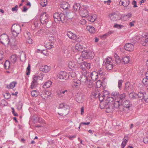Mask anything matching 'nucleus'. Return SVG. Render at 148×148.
I'll return each instance as SVG.
<instances>
[{"label":"nucleus","instance_id":"nucleus-16","mask_svg":"<svg viewBox=\"0 0 148 148\" xmlns=\"http://www.w3.org/2000/svg\"><path fill=\"white\" fill-rule=\"evenodd\" d=\"M90 79H91L94 81L96 80L98 77V73L94 71L92 73L90 72Z\"/></svg>","mask_w":148,"mask_h":148},{"label":"nucleus","instance_id":"nucleus-1","mask_svg":"<svg viewBox=\"0 0 148 148\" xmlns=\"http://www.w3.org/2000/svg\"><path fill=\"white\" fill-rule=\"evenodd\" d=\"M86 74H85V70H84V78H85L86 81L84 83V87L86 88L87 90H88L90 88H91L92 86V82L90 79V73L89 71L87 72L86 70Z\"/></svg>","mask_w":148,"mask_h":148},{"label":"nucleus","instance_id":"nucleus-50","mask_svg":"<svg viewBox=\"0 0 148 148\" xmlns=\"http://www.w3.org/2000/svg\"><path fill=\"white\" fill-rule=\"evenodd\" d=\"M76 100L79 103H82L83 101V99H82V96H79L78 98H77Z\"/></svg>","mask_w":148,"mask_h":148},{"label":"nucleus","instance_id":"nucleus-37","mask_svg":"<svg viewBox=\"0 0 148 148\" xmlns=\"http://www.w3.org/2000/svg\"><path fill=\"white\" fill-rule=\"evenodd\" d=\"M126 97V95L125 93H123L120 95V100L119 101H120V102H121V103H122L124 100L125 99Z\"/></svg>","mask_w":148,"mask_h":148},{"label":"nucleus","instance_id":"nucleus-38","mask_svg":"<svg viewBox=\"0 0 148 148\" xmlns=\"http://www.w3.org/2000/svg\"><path fill=\"white\" fill-rule=\"evenodd\" d=\"M105 66L106 68L108 70H111L113 68V63H111L110 64H105V65H103Z\"/></svg>","mask_w":148,"mask_h":148},{"label":"nucleus","instance_id":"nucleus-6","mask_svg":"<svg viewBox=\"0 0 148 148\" xmlns=\"http://www.w3.org/2000/svg\"><path fill=\"white\" fill-rule=\"evenodd\" d=\"M94 56V53L92 51L89 50L85 51L84 50V58L91 59Z\"/></svg>","mask_w":148,"mask_h":148},{"label":"nucleus","instance_id":"nucleus-32","mask_svg":"<svg viewBox=\"0 0 148 148\" xmlns=\"http://www.w3.org/2000/svg\"><path fill=\"white\" fill-rule=\"evenodd\" d=\"M145 93V92L143 91H140L139 92L138 94H137V97H138V98L140 99L141 100H143V96H144Z\"/></svg>","mask_w":148,"mask_h":148},{"label":"nucleus","instance_id":"nucleus-40","mask_svg":"<svg viewBox=\"0 0 148 148\" xmlns=\"http://www.w3.org/2000/svg\"><path fill=\"white\" fill-rule=\"evenodd\" d=\"M99 96V93H97L95 92H92L90 95L91 99L97 98Z\"/></svg>","mask_w":148,"mask_h":148},{"label":"nucleus","instance_id":"nucleus-30","mask_svg":"<svg viewBox=\"0 0 148 148\" xmlns=\"http://www.w3.org/2000/svg\"><path fill=\"white\" fill-rule=\"evenodd\" d=\"M17 84V82H13L10 84L9 85H8L7 86V87L8 88H13Z\"/></svg>","mask_w":148,"mask_h":148},{"label":"nucleus","instance_id":"nucleus-2","mask_svg":"<svg viewBox=\"0 0 148 148\" xmlns=\"http://www.w3.org/2000/svg\"><path fill=\"white\" fill-rule=\"evenodd\" d=\"M12 33L14 37H16L21 32V27L18 24H15L11 27Z\"/></svg>","mask_w":148,"mask_h":148},{"label":"nucleus","instance_id":"nucleus-25","mask_svg":"<svg viewBox=\"0 0 148 148\" xmlns=\"http://www.w3.org/2000/svg\"><path fill=\"white\" fill-rule=\"evenodd\" d=\"M84 65L85 66V68H84V70H85V74H86V71L85 70H86L87 72L88 71H89L88 70L87 71V70H88L90 69V64L89 63H87L86 62H84Z\"/></svg>","mask_w":148,"mask_h":148},{"label":"nucleus","instance_id":"nucleus-28","mask_svg":"<svg viewBox=\"0 0 148 148\" xmlns=\"http://www.w3.org/2000/svg\"><path fill=\"white\" fill-rule=\"evenodd\" d=\"M86 29L91 34H93L95 32V28L94 27L90 26H86Z\"/></svg>","mask_w":148,"mask_h":148},{"label":"nucleus","instance_id":"nucleus-42","mask_svg":"<svg viewBox=\"0 0 148 148\" xmlns=\"http://www.w3.org/2000/svg\"><path fill=\"white\" fill-rule=\"evenodd\" d=\"M39 94L37 90H33L31 92V95L33 97H37Z\"/></svg>","mask_w":148,"mask_h":148},{"label":"nucleus","instance_id":"nucleus-39","mask_svg":"<svg viewBox=\"0 0 148 148\" xmlns=\"http://www.w3.org/2000/svg\"><path fill=\"white\" fill-rule=\"evenodd\" d=\"M68 66L69 68L71 69L74 68L76 66V64L74 61H70L69 63Z\"/></svg>","mask_w":148,"mask_h":148},{"label":"nucleus","instance_id":"nucleus-46","mask_svg":"<svg viewBox=\"0 0 148 148\" xmlns=\"http://www.w3.org/2000/svg\"><path fill=\"white\" fill-rule=\"evenodd\" d=\"M102 83V82H101V80H99L97 81L96 82V87L97 88H100L101 86Z\"/></svg>","mask_w":148,"mask_h":148},{"label":"nucleus","instance_id":"nucleus-51","mask_svg":"<svg viewBox=\"0 0 148 148\" xmlns=\"http://www.w3.org/2000/svg\"><path fill=\"white\" fill-rule=\"evenodd\" d=\"M23 103L21 102H18L17 105V108L18 110H21L23 106Z\"/></svg>","mask_w":148,"mask_h":148},{"label":"nucleus","instance_id":"nucleus-47","mask_svg":"<svg viewBox=\"0 0 148 148\" xmlns=\"http://www.w3.org/2000/svg\"><path fill=\"white\" fill-rule=\"evenodd\" d=\"M47 4V0H42L40 4L42 7H44Z\"/></svg>","mask_w":148,"mask_h":148},{"label":"nucleus","instance_id":"nucleus-5","mask_svg":"<svg viewBox=\"0 0 148 148\" xmlns=\"http://www.w3.org/2000/svg\"><path fill=\"white\" fill-rule=\"evenodd\" d=\"M84 17H88V20L91 22H94L96 19V16L94 15L93 16H89L88 12V10L84 9Z\"/></svg>","mask_w":148,"mask_h":148},{"label":"nucleus","instance_id":"nucleus-22","mask_svg":"<svg viewBox=\"0 0 148 148\" xmlns=\"http://www.w3.org/2000/svg\"><path fill=\"white\" fill-rule=\"evenodd\" d=\"M121 102H120L119 101H115L114 103H112L113 104V107L114 108V109L115 108L118 109L121 108V107H120V106H121Z\"/></svg>","mask_w":148,"mask_h":148},{"label":"nucleus","instance_id":"nucleus-19","mask_svg":"<svg viewBox=\"0 0 148 148\" xmlns=\"http://www.w3.org/2000/svg\"><path fill=\"white\" fill-rule=\"evenodd\" d=\"M109 103H110V102H108V100H107L106 101H101L100 104V108L101 109H106Z\"/></svg>","mask_w":148,"mask_h":148},{"label":"nucleus","instance_id":"nucleus-55","mask_svg":"<svg viewBox=\"0 0 148 148\" xmlns=\"http://www.w3.org/2000/svg\"><path fill=\"white\" fill-rule=\"evenodd\" d=\"M113 33V31H110V32H109L108 33L105 34H103V36H102V37L103 38H106V37L108 36H109V35H110V34H111L112 33Z\"/></svg>","mask_w":148,"mask_h":148},{"label":"nucleus","instance_id":"nucleus-53","mask_svg":"<svg viewBox=\"0 0 148 148\" xmlns=\"http://www.w3.org/2000/svg\"><path fill=\"white\" fill-rule=\"evenodd\" d=\"M38 84L37 83L35 82H32L31 85V88L32 89H34L36 87Z\"/></svg>","mask_w":148,"mask_h":148},{"label":"nucleus","instance_id":"nucleus-12","mask_svg":"<svg viewBox=\"0 0 148 148\" xmlns=\"http://www.w3.org/2000/svg\"><path fill=\"white\" fill-rule=\"evenodd\" d=\"M80 84L81 82L79 80L75 79L73 80L72 86L73 88H76L77 89H79Z\"/></svg>","mask_w":148,"mask_h":148},{"label":"nucleus","instance_id":"nucleus-27","mask_svg":"<svg viewBox=\"0 0 148 148\" xmlns=\"http://www.w3.org/2000/svg\"><path fill=\"white\" fill-rule=\"evenodd\" d=\"M112 58L110 57H108L107 58L105 59V60L103 61V65H105V64H110L112 63Z\"/></svg>","mask_w":148,"mask_h":148},{"label":"nucleus","instance_id":"nucleus-60","mask_svg":"<svg viewBox=\"0 0 148 148\" xmlns=\"http://www.w3.org/2000/svg\"><path fill=\"white\" fill-rule=\"evenodd\" d=\"M64 54L68 57H69L70 56H71V54L70 53V51H68V50H66L64 52Z\"/></svg>","mask_w":148,"mask_h":148},{"label":"nucleus","instance_id":"nucleus-48","mask_svg":"<svg viewBox=\"0 0 148 148\" xmlns=\"http://www.w3.org/2000/svg\"><path fill=\"white\" fill-rule=\"evenodd\" d=\"M148 42V37H147L146 38L143 39V41H142L141 43L143 45L145 46L147 44Z\"/></svg>","mask_w":148,"mask_h":148},{"label":"nucleus","instance_id":"nucleus-54","mask_svg":"<svg viewBox=\"0 0 148 148\" xmlns=\"http://www.w3.org/2000/svg\"><path fill=\"white\" fill-rule=\"evenodd\" d=\"M145 102H148V94L145 93L143 99Z\"/></svg>","mask_w":148,"mask_h":148},{"label":"nucleus","instance_id":"nucleus-14","mask_svg":"<svg viewBox=\"0 0 148 148\" xmlns=\"http://www.w3.org/2000/svg\"><path fill=\"white\" fill-rule=\"evenodd\" d=\"M113 104L110 102L109 103L106 109V111L107 113H111L114 111V108L113 107Z\"/></svg>","mask_w":148,"mask_h":148},{"label":"nucleus","instance_id":"nucleus-10","mask_svg":"<svg viewBox=\"0 0 148 148\" xmlns=\"http://www.w3.org/2000/svg\"><path fill=\"white\" fill-rule=\"evenodd\" d=\"M83 56L82 55L80 56L78 58V60H77V62L78 63L77 66L78 68L82 71L83 70Z\"/></svg>","mask_w":148,"mask_h":148},{"label":"nucleus","instance_id":"nucleus-52","mask_svg":"<svg viewBox=\"0 0 148 148\" xmlns=\"http://www.w3.org/2000/svg\"><path fill=\"white\" fill-rule=\"evenodd\" d=\"M143 83L144 85L146 86H147L148 85V79L145 78H144L143 79Z\"/></svg>","mask_w":148,"mask_h":148},{"label":"nucleus","instance_id":"nucleus-15","mask_svg":"<svg viewBox=\"0 0 148 148\" xmlns=\"http://www.w3.org/2000/svg\"><path fill=\"white\" fill-rule=\"evenodd\" d=\"M60 21L62 23H65L68 19L66 15L62 13H60Z\"/></svg>","mask_w":148,"mask_h":148},{"label":"nucleus","instance_id":"nucleus-31","mask_svg":"<svg viewBox=\"0 0 148 148\" xmlns=\"http://www.w3.org/2000/svg\"><path fill=\"white\" fill-rule=\"evenodd\" d=\"M114 56L115 59V61L116 63L117 64H119L121 62V59L119 56H118L117 54L115 53L114 54Z\"/></svg>","mask_w":148,"mask_h":148},{"label":"nucleus","instance_id":"nucleus-9","mask_svg":"<svg viewBox=\"0 0 148 148\" xmlns=\"http://www.w3.org/2000/svg\"><path fill=\"white\" fill-rule=\"evenodd\" d=\"M69 92L66 89H62L60 90L59 92L58 93V96L60 97L66 98L68 95Z\"/></svg>","mask_w":148,"mask_h":148},{"label":"nucleus","instance_id":"nucleus-61","mask_svg":"<svg viewBox=\"0 0 148 148\" xmlns=\"http://www.w3.org/2000/svg\"><path fill=\"white\" fill-rule=\"evenodd\" d=\"M98 73V74L99 75H102L103 74V69L101 68L99 70L98 72H97Z\"/></svg>","mask_w":148,"mask_h":148},{"label":"nucleus","instance_id":"nucleus-23","mask_svg":"<svg viewBox=\"0 0 148 148\" xmlns=\"http://www.w3.org/2000/svg\"><path fill=\"white\" fill-rule=\"evenodd\" d=\"M60 13L56 12L53 14V18L54 21L56 22H58L60 21Z\"/></svg>","mask_w":148,"mask_h":148},{"label":"nucleus","instance_id":"nucleus-34","mask_svg":"<svg viewBox=\"0 0 148 148\" xmlns=\"http://www.w3.org/2000/svg\"><path fill=\"white\" fill-rule=\"evenodd\" d=\"M73 7L74 10L77 11L80 10L81 5L79 3H76L74 4Z\"/></svg>","mask_w":148,"mask_h":148},{"label":"nucleus","instance_id":"nucleus-49","mask_svg":"<svg viewBox=\"0 0 148 148\" xmlns=\"http://www.w3.org/2000/svg\"><path fill=\"white\" fill-rule=\"evenodd\" d=\"M123 81L122 80L120 79L118 81V86L119 89H121Z\"/></svg>","mask_w":148,"mask_h":148},{"label":"nucleus","instance_id":"nucleus-29","mask_svg":"<svg viewBox=\"0 0 148 148\" xmlns=\"http://www.w3.org/2000/svg\"><path fill=\"white\" fill-rule=\"evenodd\" d=\"M122 4L124 7H127L130 4V1L129 0H121Z\"/></svg>","mask_w":148,"mask_h":148},{"label":"nucleus","instance_id":"nucleus-33","mask_svg":"<svg viewBox=\"0 0 148 148\" xmlns=\"http://www.w3.org/2000/svg\"><path fill=\"white\" fill-rule=\"evenodd\" d=\"M51 84V82L50 81H48L44 84L43 87L45 89L47 88L50 87Z\"/></svg>","mask_w":148,"mask_h":148},{"label":"nucleus","instance_id":"nucleus-7","mask_svg":"<svg viewBox=\"0 0 148 148\" xmlns=\"http://www.w3.org/2000/svg\"><path fill=\"white\" fill-rule=\"evenodd\" d=\"M40 96L43 99H45L49 97L51 95V92L47 90H41L40 92Z\"/></svg>","mask_w":148,"mask_h":148},{"label":"nucleus","instance_id":"nucleus-64","mask_svg":"<svg viewBox=\"0 0 148 148\" xmlns=\"http://www.w3.org/2000/svg\"><path fill=\"white\" fill-rule=\"evenodd\" d=\"M18 6L17 5H16L14 7L12 8L11 9L12 10L13 12H17L18 10Z\"/></svg>","mask_w":148,"mask_h":148},{"label":"nucleus","instance_id":"nucleus-35","mask_svg":"<svg viewBox=\"0 0 148 148\" xmlns=\"http://www.w3.org/2000/svg\"><path fill=\"white\" fill-rule=\"evenodd\" d=\"M10 60L13 63H15L17 60V57L16 55H12L10 57Z\"/></svg>","mask_w":148,"mask_h":148},{"label":"nucleus","instance_id":"nucleus-45","mask_svg":"<svg viewBox=\"0 0 148 148\" xmlns=\"http://www.w3.org/2000/svg\"><path fill=\"white\" fill-rule=\"evenodd\" d=\"M105 93V92H104L101 95L99 94V96L98 97L99 100L101 101H102L103 100L104 98V97L106 96V95L105 94H104Z\"/></svg>","mask_w":148,"mask_h":148},{"label":"nucleus","instance_id":"nucleus-4","mask_svg":"<svg viewBox=\"0 0 148 148\" xmlns=\"http://www.w3.org/2000/svg\"><path fill=\"white\" fill-rule=\"evenodd\" d=\"M57 77L60 79L66 80L69 78V75L65 71H61L58 74Z\"/></svg>","mask_w":148,"mask_h":148},{"label":"nucleus","instance_id":"nucleus-56","mask_svg":"<svg viewBox=\"0 0 148 148\" xmlns=\"http://www.w3.org/2000/svg\"><path fill=\"white\" fill-rule=\"evenodd\" d=\"M111 95L113 97H116L119 95V94L118 92H113L111 94Z\"/></svg>","mask_w":148,"mask_h":148},{"label":"nucleus","instance_id":"nucleus-58","mask_svg":"<svg viewBox=\"0 0 148 148\" xmlns=\"http://www.w3.org/2000/svg\"><path fill=\"white\" fill-rule=\"evenodd\" d=\"M114 27H116L118 29H121V28L123 27L124 26L123 25L116 24L114 25Z\"/></svg>","mask_w":148,"mask_h":148},{"label":"nucleus","instance_id":"nucleus-63","mask_svg":"<svg viewBox=\"0 0 148 148\" xmlns=\"http://www.w3.org/2000/svg\"><path fill=\"white\" fill-rule=\"evenodd\" d=\"M143 36V39L146 38L147 37H148V34L146 33H144L142 34Z\"/></svg>","mask_w":148,"mask_h":148},{"label":"nucleus","instance_id":"nucleus-41","mask_svg":"<svg viewBox=\"0 0 148 148\" xmlns=\"http://www.w3.org/2000/svg\"><path fill=\"white\" fill-rule=\"evenodd\" d=\"M5 40L3 42L1 41V42L2 44H5L8 45L9 44L10 42L9 39L7 36H5Z\"/></svg>","mask_w":148,"mask_h":148},{"label":"nucleus","instance_id":"nucleus-21","mask_svg":"<svg viewBox=\"0 0 148 148\" xmlns=\"http://www.w3.org/2000/svg\"><path fill=\"white\" fill-rule=\"evenodd\" d=\"M128 140L129 137L127 135H125L123 138V141L121 144V148H124Z\"/></svg>","mask_w":148,"mask_h":148},{"label":"nucleus","instance_id":"nucleus-24","mask_svg":"<svg viewBox=\"0 0 148 148\" xmlns=\"http://www.w3.org/2000/svg\"><path fill=\"white\" fill-rule=\"evenodd\" d=\"M53 43L51 42H45V45L47 49H50L53 47Z\"/></svg>","mask_w":148,"mask_h":148},{"label":"nucleus","instance_id":"nucleus-8","mask_svg":"<svg viewBox=\"0 0 148 148\" xmlns=\"http://www.w3.org/2000/svg\"><path fill=\"white\" fill-rule=\"evenodd\" d=\"M67 35L71 39L75 40L79 42L81 41V39H79L76 34H74L71 31H69L67 32Z\"/></svg>","mask_w":148,"mask_h":148},{"label":"nucleus","instance_id":"nucleus-20","mask_svg":"<svg viewBox=\"0 0 148 148\" xmlns=\"http://www.w3.org/2000/svg\"><path fill=\"white\" fill-rule=\"evenodd\" d=\"M40 69L41 71L47 72L50 70V67L47 65L42 66L40 67Z\"/></svg>","mask_w":148,"mask_h":148},{"label":"nucleus","instance_id":"nucleus-26","mask_svg":"<svg viewBox=\"0 0 148 148\" xmlns=\"http://www.w3.org/2000/svg\"><path fill=\"white\" fill-rule=\"evenodd\" d=\"M122 60L124 64H127L130 61V57L128 56H123L122 58Z\"/></svg>","mask_w":148,"mask_h":148},{"label":"nucleus","instance_id":"nucleus-44","mask_svg":"<svg viewBox=\"0 0 148 148\" xmlns=\"http://www.w3.org/2000/svg\"><path fill=\"white\" fill-rule=\"evenodd\" d=\"M130 84L129 83L127 82L125 84V89L127 91L128 90H130Z\"/></svg>","mask_w":148,"mask_h":148},{"label":"nucleus","instance_id":"nucleus-57","mask_svg":"<svg viewBox=\"0 0 148 148\" xmlns=\"http://www.w3.org/2000/svg\"><path fill=\"white\" fill-rule=\"evenodd\" d=\"M30 65L29 64L27 68L26 74L27 75H29L30 74Z\"/></svg>","mask_w":148,"mask_h":148},{"label":"nucleus","instance_id":"nucleus-11","mask_svg":"<svg viewBox=\"0 0 148 148\" xmlns=\"http://www.w3.org/2000/svg\"><path fill=\"white\" fill-rule=\"evenodd\" d=\"M124 47L126 50L129 51H132L134 49V46L133 44L131 43L126 44Z\"/></svg>","mask_w":148,"mask_h":148},{"label":"nucleus","instance_id":"nucleus-36","mask_svg":"<svg viewBox=\"0 0 148 148\" xmlns=\"http://www.w3.org/2000/svg\"><path fill=\"white\" fill-rule=\"evenodd\" d=\"M130 98L131 99H136L137 98V94H136L134 92H131L129 95Z\"/></svg>","mask_w":148,"mask_h":148},{"label":"nucleus","instance_id":"nucleus-62","mask_svg":"<svg viewBox=\"0 0 148 148\" xmlns=\"http://www.w3.org/2000/svg\"><path fill=\"white\" fill-rule=\"evenodd\" d=\"M139 39V38L138 36H136V37L134 38V41L133 42H131L132 43L134 44H135L136 42H138V40Z\"/></svg>","mask_w":148,"mask_h":148},{"label":"nucleus","instance_id":"nucleus-43","mask_svg":"<svg viewBox=\"0 0 148 148\" xmlns=\"http://www.w3.org/2000/svg\"><path fill=\"white\" fill-rule=\"evenodd\" d=\"M10 65V63L8 60H6L4 64V67L6 69H8L9 68Z\"/></svg>","mask_w":148,"mask_h":148},{"label":"nucleus","instance_id":"nucleus-3","mask_svg":"<svg viewBox=\"0 0 148 148\" xmlns=\"http://www.w3.org/2000/svg\"><path fill=\"white\" fill-rule=\"evenodd\" d=\"M40 20L43 25H46L49 21V16L46 12L43 13L41 14L40 16Z\"/></svg>","mask_w":148,"mask_h":148},{"label":"nucleus","instance_id":"nucleus-17","mask_svg":"<svg viewBox=\"0 0 148 148\" xmlns=\"http://www.w3.org/2000/svg\"><path fill=\"white\" fill-rule=\"evenodd\" d=\"M60 7L64 10L69 8L70 6L68 3L64 1L61 3L60 4Z\"/></svg>","mask_w":148,"mask_h":148},{"label":"nucleus","instance_id":"nucleus-18","mask_svg":"<svg viewBox=\"0 0 148 148\" xmlns=\"http://www.w3.org/2000/svg\"><path fill=\"white\" fill-rule=\"evenodd\" d=\"M108 16L110 20L113 21H116V18L118 17L117 14L115 12H112Z\"/></svg>","mask_w":148,"mask_h":148},{"label":"nucleus","instance_id":"nucleus-59","mask_svg":"<svg viewBox=\"0 0 148 148\" xmlns=\"http://www.w3.org/2000/svg\"><path fill=\"white\" fill-rule=\"evenodd\" d=\"M82 49V47L79 44H77L75 47V49L78 50L79 51Z\"/></svg>","mask_w":148,"mask_h":148},{"label":"nucleus","instance_id":"nucleus-13","mask_svg":"<svg viewBox=\"0 0 148 148\" xmlns=\"http://www.w3.org/2000/svg\"><path fill=\"white\" fill-rule=\"evenodd\" d=\"M121 106H120V107H121V108L123 107L126 108H129L131 104H130V102L129 100H125L123 101L122 103H121Z\"/></svg>","mask_w":148,"mask_h":148}]
</instances>
